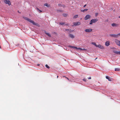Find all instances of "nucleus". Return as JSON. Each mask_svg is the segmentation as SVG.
Here are the masks:
<instances>
[{
  "label": "nucleus",
  "instance_id": "13",
  "mask_svg": "<svg viewBox=\"0 0 120 120\" xmlns=\"http://www.w3.org/2000/svg\"><path fill=\"white\" fill-rule=\"evenodd\" d=\"M69 36L70 37L72 38H74L75 37L73 35L71 34H69Z\"/></svg>",
  "mask_w": 120,
  "mask_h": 120
},
{
  "label": "nucleus",
  "instance_id": "30",
  "mask_svg": "<svg viewBox=\"0 0 120 120\" xmlns=\"http://www.w3.org/2000/svg\"><path fill=\"white\" fill-rule=\"evenodd\" d=\"M63 77H65L66 78V79H68V80H69V79H68V78H67V77H65V76H63Z\"/></svg>",
  "mask_w": 120,
  "mask_h": 120
},
{
  "label": "nucleus",
  "instance_id": "29",
  "mask_svg": "<svg viewBox=\"0 0 120 120\" xmlns=\"http://www.w3.org/2000/svg\"><path fill=\"white\" fill-rule=\"evenodd\" d=\"M118 38L119 37H120V33H118Z\"/></svg>",
  "mask_w": 120,
  "mask_h": 120
},
{
  "label": "nucleus",
  "instance_id": "3",
  "mask_svg": "<svg viewBox=\"0 0 120 120\" xmlns=\"http://www.w3.org/2000/svg\"><path fill=\"white\" fill-rule=\"evenodd\" d=\"M109 36L110 37H114L116 38H118V34H109Z\"/></svg>",
  "mask_w": 120,
  "mask_h": 120
},
{
  "label": "nucleus",
  "instance_id": "36",
  "mask_svg": "<svg viewBox=\"0 0 120 120\" xmlns=\"http://www.w3.org/2000/svg\"><path fill=\"white\" fill-rule=\"evenodd\" d=\"M37 65H38V66H39V64H38Z\"/></svg>",
  "mask_w": 120,
  "mask_h": 120
},
{
  "label": "nucleus",
  "instance_id": "34",
  "mask_svg": "<svg viewBox=\"0 0 120 120\" xmlns=\"http://www.w3.org/2000/svg\"><path fill=\"white\" fill-rule=\"evenodd\" d=\"M58 76H57V78H58Z\"/></svg>",
  "mask_w": 120,
  "mask_h": 120
},
{
  "label": "nucleus",
  "instance_id": "10",
  "mask_svg": "<svg viewBox=\"0 0 120 120\" xmlns=\"http://www.w3.org/2000/svg\"><path fill=\"white\" fill-rule=\"evenodd\" d=\"M110 42L109 41H106L105 43V45L107 46H108L110 45Z\"/></svg>",
  "mask_w": 120,
  "mask_h": 120
},
{
  "label": "nucleus",
  "instance_id": "18",
  "mask_svg": "<svg viewBox=\"0 0 120 120\" xmlns=\"http://www.w3.org/2000/svg\"><path fill=\"white\" fill-rule=\"evenodd\" d=\"M78 16V15H76L74 16L73 18L74 19H76L77 18Z\"/></svg>",
  "mask_w": 120,
  "mask_h": 120
},
{
  "label": "nucleus",
  "instance_id": "5",
  "mask_svg": "<svg viewBox=\"0 0 120 120\" xmlns=\"http://www.w3.org/2000/svg\"><path fill=\"white\" fill-rule=\"evenodd\" d=\"M115 43L117 45L120 46V41L117 39H116L115 40Z\"/></svg>",
  "mask_w": 120,
  "mask_h": 120
},
{
  "label": "nucleus",
  "instance_id": "9",
  "mask_svg": "<svg viewBox=\"0 0 120 120\" xmlns=\"http://www.w3.org/2000/svg\"><path fill=\"white\" fill-rule=\"evenodd\" d=\"M92 30V29H86L85 30V31L87 32H91Z\"/></svg>",
  "mask_w": 120,
  "mask_h": 120
},
{
  "label": "nucleus",
  "instance_id": "12",
  "mask_svg": "<svg viewBox=\"0 0 120 120\" xmlns=\"http://www.w3.org/2000/svg\"><path fill=\"white\" fill-rule=\"evenodd\" d=\"M111 25L112 26H117V25L115 23H112L111 24Z\"/></svg>",
  "mask_w": 120,
  "mask_h": 120
},
{
  "label": "nucleus",
  "instance_id": "39",
  "mask_svg": "<svg viewBox=\"0 0 120 120\" xmlns=\"http://www.w3.org/2000/svg\"><path fill=\"white\" fill-rule=\"evenodd\" d=\"M18 12H19V13H20V12H19V11H18Z\"/></svg>",
  "mask_w": 120,
  "mask_h": 120
},
{
  "label": "nucleus",
  "instance_id": "21",
  "mask_svg": "<svg viewBox=\"0 0 120 120\" xmlns=\"http://www.w3.org/2000/svg\"><path fill=\"white\" fill-rule=\"evenodd\" d=\"M65 23V22H60L59 24L61 25H63Z\"/></svg>",
  "mask_w": 120,
  "mask_h": 120
},
{
  "label": "nucleus",
  "instance_id": "2",
  "mask_svg": "<svg viewBox=\"0 0 120 120\" xmlns=\"http://www.w3.org/2000/svg\"><path fill=\"white\" fill-rule=\"evenodd\" d=\"M98 19H91L90 22V24H92L93 23H95L97 22L98 21Z\"/></svg>",
  "mask_w": 120,
  "mask_h": 120
},
{
  "label": "nucleus",
  "instance_id": "4",
  "mask_svg": "<svg viewBox=\"0 0 120 120\" xmlns=\"http://www.w3.org/2000/svg\"><path fill=\"white\" fill-rule=\"evenodd\" d=\"M4 3L6 4H8L9 5H11L10 1L8 0H4Z\"/></svg>",
  "mask_w": 120,
  "mask_h": 120
},
{
  "label": "nucleus",
  "instance_id": "7",
  "mask_svg": "<svg viewBox=\"0 0 120 120\" xmlns=\"http://www.w3.org/2000/svg\"><path fill=\"white\" fill-rule=\"evenodd\" d=\"M91 17L90 15H86L84 18L85 20H86L88 19H89Z\"/></svg>",
  "mask_w": 120,
  "mask_h": 120
},
{
  "label": "nucleus",
  "instance_id": "16",
  "mask_svg": "<svg viewBox=\"0 0 120 120\" xmlns=\"http://www.w3.org/2000/svg\"><path fill=\"white\" fill-rule=\"evenodd\" d=\"M44 6H46L48 7L50 6V5H48L47 3H45L44 4Z\"/></svg>",
  "mask_w": 120,
  "mask_h": 120
},
{
  "label": "nucleus",
  "instance_id": "23",
  "mask_svg": "<svg viewBox=\"0 0 120 120\" xmlns=\"http://www.w3.org/2000/svg\"><path fill=\"white\" fill-rule=\"evenodd\" d=\"M45 67H46V68L48 69H49L50 68V67L48 66L47 64H46L45 65Z\"/></svg>",
  "mask_w": 120,
  "mask_h": 120
},
{
  "label": "nucleus",
  "instance_id": "33",
  "mask_svg": "<svg viewBox=\"0 0 120 120\" xmlns=\"http://www.w3.org/2000/svg\"><path fill=\"white\" fill-rule=\"evenodd\" d=\"M86 6V4H85V5H84L83 6V7H85Z\"/></svg>",
  "mask_w": 120,
  "mask_h": 120
},
{
  "label": "nucleus",
  "instance_id": "28",
  "mask_svg": "<svg viewBox=\"0 0 120 120\" xmlns=\"http://www.w3.org/2000/svg\"><path fill=\"white\" fill-rule=\"evenodd\" d=\"M83 80L84 81L86 82V79H83Z\"/></svg>",
  "mask_w": 120,
  "mask_h": 120
},
{
  "label": "nucleus",
  "instance_id": "25",
  "mask_svg": "<svg viewBox=\"0 0 120 120\" xmlns=\"http://www.w3.org/2000/svg\"><path fill=\"white\" fill-rule=\"evenodd\" d=\"M63 16L64 17H66L67 16V15L65 14H63Z\"/></svg>",
  "mask_w": 120,
  "mask_h": 120
},
{
  "label": "nucleus",
  "instance_id": "27",
  "mask_svg": "<svg viewBox=\"0 0 120 120\" xmlns=\"http://www.w3.org/2000/svg\"><path fill=\"white\" fill-rule=\"evenodd\" d=\"M72 48H75V49H77V47H75L74 46H72Z\"/></svg>",
  "mask_w": 120,
  "mask_h": 120
},
{
  "label": "nucleus",
  "instance_id": "37",
  "mask_svg": "<svg viewBox=\"0 0 120 120\" xmlns=\"http://www.w3.org/2000/svg\"><path fill=\"white\" fill-rule=\"evenodd\" d=\"M1 48V46H0V48Z\"/></svg>",
  "mask_w": 120,
  "mask_h": 120
},
{
  "label": "nucleus",
  "instance_id": "24",
  "mask_svg": "<svg viewBox=\"0 0 120 120\" xmlns=\"http://www.w3.org/2000/svg\"><path fill=\"white\" fill-rule=\"evenodd\" d=\"M37 10H38L39 11V12H42V11H41V10L39 9L38 8H37Z\"/></svg>",
  "mask_w": 120,
  "mask_h": 120
},
{
  "label": "nucleus",
  "instance_id": "8",
  "mask_svg": "<svg viewBox=\"0 0 120 120\" xmlns=\"http://www.w3.org/2000/svg\"><path fill=\"white\" fill-rule=\"evenodd\" d=\"M96 47H98L101 49H104V47L101 45L99 44L97 45Z\"/></svg>",
  "mask_w": 120,
  "mask_h": 120
},
{
  "label": "nucleus",
  "instance_id": "35",
  "mask_svg": "<svg viewBox=\"0 0 120 120\" xmlns=\"http://www.w3.org/2000/svg\"><path fill=\"white\" fill-rule=\"evenodd\" d=\"M119 18H120V16H119Z\"/></svg>",
  "mask_w": 120,
  "mask_h": 120
},
{
  "label": "nucleus",
  "instance_id": "14",
  "mask_svg": "<svg viewBox=\"0 0 120 120\" xmlns=\"http://www.w3.org/2000/svg\"><path fill=\"white\" fill-rule=\"evenodd\" d=\"M106 79H108L109 81H111V79L109 77L107 76H106Z\"/></svg>",
  "mask_w": 120,
  "mask_h": 120
},
{
  "label": "nucleus",
  "instance_id": "26",
  "mask_svg": "<svg viewBox=\"0 0 120 120\" xmlns=\"http://www.w3.org/2000/svg\"><path fill=\"white\" fill-rule=\"evenodd\" d=\"M95 16H97L98 15V13H95Z\"/></svg>",
  "mask_w": 120,
  "mask_h": 120
},
{
  "label": "nucleus",
  "instance_id": "22",
  "mask_svg": "<svg viewBox=\"0 0 120 120\" xmlns=\"http://www.w3.org/2000/svg\"><path fill=\"white\" fill-rule=\"evenodd\" d=\"M77 49H79L81 50H86V49H82V48H77Z\"/></svg>",
  "mask_w": 120,
  "mask_h": 120
},
{
  "label": "nucleus",
  "instance_id": "40",
  "mask_svg": "<svg viewBox=\"0 0 120 120\" xmlns=\"http://www.w3.org/2000/svg\"><path fill=\"white\" fill-rule=\"evenodd\" d=\"M65 25H68L67 24H65Z\"/></svg>",
  "mask_w": 120,
  "mask_h": 120
},
{
  "label": "nucleus",
  "instance_id": "11",
  "mask_svg": "<svg viewBox=\"0 0 120 120\" xmlns=\"http://www.w3.org/2000/svg\"><path fill=\"white\" fill-rule=\"evenodd\" d=\"M113 52L114 53L117 54H118L119 55L120 54V51H118L115 50H114L113 51Z\"/></svg>",
  "mask_w": 120,
  "mask_h": 120
},
{
  "label": "nucleus",
  "instance_id": "1",
  "mask_svg": "<svg viewBox=\"0 0 120 120\" xmlns=\"http://www.w3.org/2000/svg\"><path fill=\"white\" fill-rule=\"evenodd\" d=\"M23 18L25 20L32 23L33 25L37 26L38 25V24L37 23H35L34 21L31 20V19L27 17H24Z\"/></svg>",
  "mask_w": 120,
  "mask_h": 120
},
{
  "label": "nucleus",
  "instance_id": "32",
  "mask_svg": "<svg viewBox=\"0 0 120 120\" xmlns=\"http://www.w3.org/2000/svg\"><path fill=\"white\" fill-rule=\"evenodd\" d=\"M91 77H89L88 78V79H91Z\"/></svg>",
  "mask_w": 120,
  "mask_h": 120
},
{
  "label": "nucleus",
  "instance_id": "20",
  "mask_svg": "<svg viewBox=\"0 0 120 120\" xmlns=\"http://www.w3.org/2000/svg\"><path fill=\"white\" fill-rule=\"evenodd\" d=\"M91 44L93 45H94L96 47H97V45L96 44V43L94 42H92L91 43Z\"/></svg>",
  "mask_w": 120,
  "mask_h": 120
},
{
  "label": "nucleus",
  "instance_id": "19",
  "mask_svg": "<svg viewBox=\"0 0 120 120\" xmlns=\"http://www.w3.org/2000/svg\"><path fill=\"white\" fill-rule=\"evenodd\" d=\"M45 33L49 37L51 36V35L49 33L45 32Z\"/></svg>",
  "mask_w": 120,
  "mask_h": 120
},
{
  "label": "nucleus",
  "instance_id": "38",
  "mask_svg": "<svg viewBox=\"0 0 120 120\" xmlns=\"http://www.w3.org/2000/svg\"><path fill=\"white\" fill-rule=\"evenodd\" d=\"M18 12H19V13H20V12H19V11H18Z\"/></svg>",
  "mask_w": 120,
  "mask_h": 120
},
{
  "label": "nucleus",
  "instance_id": "15",
  "mask_svg": "<svg viewBox=\"0 0 120 120\" xmlns=\"http://www.w3.org/2000/svg\"><path fill=\"white\" fill-rule=\"evenodd\" d=\"M88 9H85L84 10H81V12H84L85 11H86L88 10Z\"/></svg>",
  "mask_w": 120,
  "mask_h": 120
},
{
  "label": "nucleus",
  "instance_id": "31",
  "mask_svg": "<svg viewBox=\"0 0 120 120\" xmlns=\"http://www.w3.org/2000/svg\"><path fill=\"white\" fill-rule=\"evenodd\" d=\"M66 30L67 31H68L69 30L68 29H66Z\"/></svg>",
  "mask_w": 120,
  "mask_h": 120
},
{
  "label": "nucleus",
  "instance_id": "17",
  "mask_svg": "<svg viewBox=\"0 0 120 120\" xmlns=\"http://www.w3.org/2000/svg\"><path fill=\"white\" fill-rule=\"evenodd\" d=\"M120 69L119 68H115V70L116 71H120Z\"/></svg>",
  "mask_w": 120,
  "mask_h": 120
},
{
  "label": "nucleus",
  "instance_id": "6",
  "mask_svg": "<svg viewBox=\"0 0 120 120\" xmlns=\"http://www.w3.org/2000/svg\"><path fill=\"white\" fill-rule=\"evenodd\" d=\"M74 25H72V26H75L79 25L80 24V23L79 22H75L73 23Z\"/></svg>",
  "mask_w": 120,
  "mask_h": 120
}]
</instances>
